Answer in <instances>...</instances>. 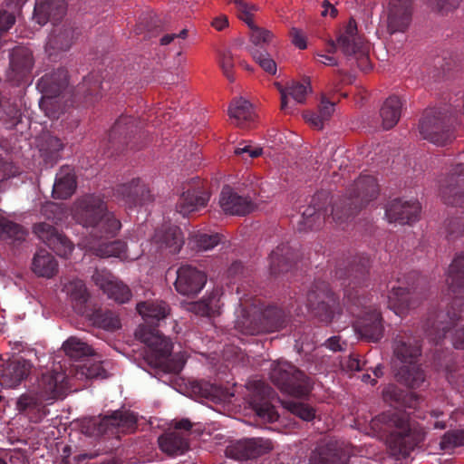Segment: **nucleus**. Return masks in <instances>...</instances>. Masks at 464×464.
Instances as JSON below:
<instances>
[{
  "mask_svg": "<svg viewBox=\"0 0 464 464\" xmlns=\"http://www.w3.org/2000/svg\"><path fill=\"white\" fill-rule=\"evenodd\" d=\"M371 259L367 255L357 254L337 263L334 276L342 281L344 297L352 305L362 306V315L358 314L356 331L361 337L368 342L377 343L384 334L382 314L376 308L366 307L364 297H362L357 287L368 285Z\"/></svg>",
  "mask_w": 464,
  "mask_h": 464,
  "instance_id": "obj_1",
  "label": "nucleus"
},
{
  "mask_svg": "<svg viewBox=\"0 0 464 464\" xmlns=\"http://www.w3.org/2000/svg\"><path fill=\"white\" fill-rule=\"evenodd\" d=\"M137 311L142 316L144 324L136 331V337L144 343L155 363L169 372L179 373L185 360L180 356L170 358L173 344L161 334L156 326L169 314V307L164 301H146L137 304Z\"/></svg>",
  "mask_w": 464,
  "mask_h": 464,
  "instance_id": "obj_2",
  "label": "nucleus"
},
{
  "mask_svg": "<svg viewBox=\"0 0 464 464\" xmlns=\"http://www.w3.org/2000/svg\"><path fill=\"white\" fill-rule=\"evenodd\" d=\"M447 284L451 295L450 308L445 311H430L422 330L426 337L439 344L446 334L462 318L464 312V252L457 255L448 270Z\"/></svg>",
  "mask_w": 464,
  "mask_h": 464,
  "instance_id": "obj_3",
  "label": "nucleus"
},
{
  "mask_svg": "<svg viewBox=\"0 0 464 464\" xmlns=\"http://www.w3.org/2000/svg\"><path fill=\"white\" fill-rule=\"evenodd\" d=\"M72 215L97 239L114 237L121 227V221L108 210L106 202L94 194L79 198L73 204Z\"/></svg>",
  "mask_w": 464,
  "mask_h": 464,
  "instance_id": "obj_4",
  "label": "nucleus"
},
{
  "mask_svg": "<svg viewBox=\"0 0 464 464\" xmlns=\"http://www.w3.org/2000/svg\"><path fill=\"white\" fill-rule=\"evenodd\" d=\"M392 348L395 357L402 363L396 373L398 381L413 389L421 387L426 375L417 363L421 354L420 337L408 332L400 333L393 340Z\"/></svg>",
  "mask_w": 464,
  "mask_h": 464,
  "instance_id": "obj_5",
  "label": "nucleus"
},
{
  "mask_svg": "<svg viewBox=\"0 0 464 464\" xmlns=\"http://www.w3.org/2000/svg\"><path fill=\"white\" fill-rule=\"evenodd\" d=\"M376 179L371 175H361L347 190L345 197L339 198L332 207V219L342 225L356 215L378 195Z\"/></svg>",
  "mask_w": 464,
  "mask_h": 464,
  "instance_id": "obj_6",
  "label": "nucleus"
},
{
  "mask_svg": "<svg viewBox=\"0 0 464 464\" xmlns=\"http://www.w3.org/2000/svg\"><path fill=\"white\" fill-rule=\"evenodd\" d=\"M387 418L389 426L394 428L387 440L391 450L394 455L408 457L424 440L425 432L405 411L392 412Z\"/></svg>",
  "mask_w": 464,
  "mask_h": 464,
  "instance_id": "obj_7",
  "label": "nucleus"
},
{
  "mask_svg": "<svg viewBox=\"0 0 464 464\" xmlns=\"http://www.w3.org/2000/svg\"><path fill=\"white\" fill-rule=\"evenodd\" d=\"M270 379L281 392L296 398H306L314 387L312 378L288 362H274Z\"/></svg>",
  "mask_w": 464,
  "mask_h": 464,
  "instance_id": "obj_8",
  "label": "nucleus"
},
{
  "mask_svg": "<svg viewBox=\"0 0 464 464\" xmlns=\"http://www.w3.org/2000/svg\"><path fill=\"white\" fill-rule=\"evenodd\" d=\"M449 111L441 109H429L423 113L420 121L419 130L424 140L444 146L454 138V123L456 118L448 115Z\"/></svg>",
  "mask_w": 464,
  "mask_h": 464,
  "instance_id": "obj_9",
  "label": "nucleus"
},
{
  "mask_svg": "<svg viewBox=\"0 0 464 464\" xmlns=\"http://www.w3.org/2000/svg\"><path fill=\"white\" fill-rule=\"evenodd\" d=\"M136 416L128 411H115L111 415L93 417L87 423V432L92 436L118 435L135 430Z\"/></svg>",
  "mask_w": 464,
  "mask_h": 464,
  "instance_id": "obj_10",
  "label": "nucleus"
},
{
  "mask_svg": "<svg viewBox=\"0 0 464 464\" xmlns=\"http://www.w3.org/2000/svg\"><path fill=\"white\" fill-rule=\"evenodd\" d=\"M306 301L307 307L320 322L328 324L333 320L338 299L328 283L315 280L307 292Z\"/></svg>",
  "mask_w": 464,
  "mask_h": 464,
  "instance_id": "obj_11",
  "label": "nucleus"
},
{
  "mask_svg": "<svg viewBox=\"0 0 464 464\" xmlns=\"http://www.w3.org/2000/svg\"><path fill=\"white\" fill-rule=\"evenodd\" d=\"M138 134L136 120L128 115H121L113 124L108 134V156L122 152L125 149L139 150L134 139Z\"/></svg>",
  "mask_w": 464,
  "mask_h": 464,
  "instance_id": "obj_12",
  "label": "nucleus"
},
{
  "mask_svg": "<svg viewBox=\"0 0 464 464\" xmlns=\"http://www.w3.org/2000/svg\"><path fill=\"white\" fill-rule=\"evenodd\" d=\"M440 195L445 204L464 208V163L451 166L440 183Z\"/></svg>",
  "mask_w": 464,
  "mask_h": 464,
  "instance_id": "obj_13",
  "label": "nucleus"
},
{
  "mask_svg": "<svg viewBox=\"0 0 464 464\" xmlns=\"http://www.w3.org/2000/svg\"><path fill=\"white\" fill-rule=\"evenodd\" d=\"M34 64L32 50L26 46H15L9 54L8 81L15 85L27 82Z\"/></svg>",
  "mask_w": 464,
  "mask_h": 464,
  "instance_id": "obj_14",
  "label": "nucleus"
},
{
  "mask_svg": "<svg viewBox=\"0 0 464 464\" xmlns=\"http://www.w3.org/2000/svg\"><path fill=\"white\" fill-rule=\"evenodd\" d=\"M174 283L176 291L188 297L198 295L207 283V275L204 271L190 265H183L177 271Z\"/></svg>",
  "mask_w": 464,
  "mask_h": 464,
  "instance_id": "obj_15",
  "label": "nucleus"
},
{
  "mask_svg": "<svg viewBox=\"0 0 464 464\" xmlns=\"http://www.w3.org/2000/svg\"><path fill=\"white\" fill-rule=\"evenodd\" d=\"M273 442L268 439L253 438L238 440L226 450V455L237 460L255 459L273 450Z\"/></svg>",
  "mask_w": 464,
  "mask_h": 464,
  "instance_id": "obj_16",
  "label": "nucleus"
},
{
  "mask_svg": "<svg viewBox=\"0 0 464 464\" xmlns=\"http://www.w3.org/2000/svg\"><path fill=\"white\" fill-rule=\"evenodd\" d=\"M34 232L56 255L67 257L73 249V244L53 226L45 222L35 224Z\"/></svg>",
  "mask_w": 464,
  "mask_h": 464,
  "instance_id": "obj_17",
  "label": "nucleus"
},
{
  "mask_svg": "<svg viewBox=\"0 0 464 464\" xmlns=\"http://www.w3.org/2000/svg\"><path fill=\"white\" fill-rule=\"evenodd\" d=\"M30 361L20 358L7 360L0 364V385L6 389L18 387L32 371Z\"/></svg>",
  "mask_w": 464,
  "mask_h": 464,
  "instance_id": "obj_18",
  "label": "nucleus"
},
{
  "mask_svg": "<svg viewBox=\"0 0 464 464\" xmlns=\"http://www.w3.org/2000/svg\"><path fill=\"white\" fill-rule=\"evenodd\" d=\"M70 375L57 371L44 373L39 381L38 392L50 404L63 399L69 389Z\"/></svg>",
  "mask_w": 464,
  "mask_h": 464,
  "instance_id": "obj_19",
  "label": "nucleus"
},
{
  "mask_svg": "<svg viewBox=\"0 0 464 464\" xmlns=\"http://www.w3.org/2000/svg\"><path fill=\"white\" fill-rule=\"evenodd\" d=\"M386 11L388 33H404L411 21L412 0H390Z\"/></svg>",
  "mask_w": 464,
  "mask_h": 464,
  "instance_id": "obj_20",
  "label": "nucleus"
},
{
  "mask_svg": "<svg viewBox=\"0 0 464 464\" xmlns=\"http://www.w3.org/2000/svg\"><path fill=\"white\" fill-rule=\"evenodd\" d=\"M387 288L390 289L388 307L397 315L401 316L408 309L416 305L412 297L413 293L405 278H397L395 282L389 281Z\"/></svg>",
  "mask_w": 464,
  "mask_h": 464,
  "instance_id": "obj_21",
  "label": "nucleus"
},
{
  "mask_svg": "<svg viewBox=\"0 0 464 464\" xmlns=\"http://www.w3.org/2000/svg\"><path fill=\"white\" fill-rule=\"evenodd\" d=\"M421 207L418 200H402L395 198L385 208V217L390 223L411 225L416 222L420 214Z\"/></svg>",
  "mask_w": 464,
  "mask_h": 464,
  "instance_id": "obj_22",
  "label": "nucleus"
},
{
  "mask_svg": "<svg viewBox=\"0 0 464 464\" xmlns=\"http://www.w3.org/2000/svg\"><path fill=\"white\" fill-rule=\"evenodd\" d=\"M256 389L250 399V405L256 416L265 422L273 423L279 418L277 411L270 402L273 390L263 382H256Z\"/></svg>",
  "mask_w": 464,
  "mask_h": 464,
  "instance_id": "obj_23",
  "label": "nucleus"
},
{
  "mask_svg": "<svg viewBox=\"0 0 464 464\" xmlns=\"http://www.w3.org/2000/svg\"><path fill=\"white\" fill-rule=\"evenodd\" d=\"M209 200V194L203 188L199 179L193 180L192 185L184 191L176 206L177 211L183 217L205 208Z\"/></svg>",
  "mask_w": 464,
  "mask_h": 464,
  "instance_id": "obj_24",
  "label": "nucleus"
},
{
  "mask_svg": "<svg viewBox=\"0 0 464 464\" xmlns=\"http://www.w3.org/2000/svg\"><path fill=\"white\" fill-rule=\"evenodd\" d=\"M115 196L129 208L144 205L152 200L149 188L139 178L118 185L115 188Z\"/></svg>",
  "mask_w": 464,
  "mask_h": 464,
  "instance_id": "obj_25",
  "label": "nucleus"
},
{
  "mask_svg": "<svg viewBox=\"0 0 464 464\" xmlns=\"http://www.w3.org/2000/svg\"><path fill=\"white\" fill-rule=\"evenodd\" d=\"M92 280L110 299L117 303H127L131 297V292L127 285L105 271L96 270Z\"/></svg>",
  "mask_w": 464,
  "mask_h": 464,
  "instance_id": "obj_26",
  "label": "nucleus"
},
{
  "mask_svg": "<svg viewBox=\"0 0 464 464\" xmlns=\"http://www.w3.org/2000/svg\"><path fill=\"white\" fill-rule=\"evenodd\" d=\"M151 242L160 251L177 254L184 245V236L179 227L164 224L156 228Z\"/></svg>",
  "mask_w": 464,
  "mask_h": 464,
  "instance_id": "obj_27",
  "label": "nucleus"
},
{
  "mask_svg": "<svg viewBox=\"0 0 464 464\" xmlns=\"http://www.w3.org/2000/svg\"><path fill=\"white\" fill-rule=\"evenodd\" d=\"M219 205L226 214L232 216H246L255 207L250 198L239 195L229 186H225L222 188Z\"/></svg>",
  "mask_w": 464,
  "mask_h": 464,
  "instance_id": "obj_28",
  "label": "nucleus"
},
{
  "mask_svg": "<svg viewBox=\"0 0 464 464\" xmlns=\"http://www.w3.org/2000/svg\"><path fill=\"white\" fill-rule=\"evenodd\" d=\"M327 200V195L325 192H319L313 196L309 206L304 208L301 212L300 224L304 227L299 229H317L320 227L322 222L326 218L325 204Z\"/></svg>",
  "mask_w": 464,
  "mask_h": 464,
  "instance_id": "obj_29",
  "label": "nucleus"
},
{
  "mask_svg": "<svg viewBox=\"0 0 464 464\" xmlns=\"http://www.w3.org/2000/svg\"><path fill=\"white\" fill-rule=\"evenodd\" d=\"M240 314L235 321V328L243 334L256 335L262 334L260 321V304L256 301L250 305L244 304Z\"/></svg>",
  "mask_w": 464,
  "mask_h": 464,
  "instance_id": "obj_30",
  "label": "nucleus"
},
{
  "mask_svg": "<svg viewBox=\"0 0 464 464\" xmlns=\"http://www.w3.org/2000/svg\"><path fill=\"white\" fill-rule=\"evenodd\" d=\"M103 90L102 75L99 72H92L84 77L82 82L75 88L72 102L92 103L102 97Z\"/></svg>",
  "mask_w": 464,
  "mask_h": 464,
  "instance_id": "obj_31",
  "label": "nucleus"
},
{
  "mask_svg": "<svg viewBox=\"0 0 464 464\" xmlns=\"http://www.w3.org/2000/svg\"><path fill=\"white\" fill-rule=\"evenodd\" d=\"M64 0H37L34 9V19L39 25L48 22L55 24L65 14Z\"/></svg>",
  "mask_w": 464,
  "mask_h": 464,
  "instance_id": "obj_32",
  "label": "nucleus"
},
{
  "mask_svg": "<svg viewBox=\"0 0 464 464\" xmlns=\"http://www.w3.org/2000/svg\"><path fill=\"white\" fill-rule=\"evenodd\" d=\"M68 85L67 71L57 68L46 72L37 82V89L43 96L60 97V94Z\"/></svg>",
  "mask_w": 464,
  "mask_h": 464,
  "instance_id": "obj_33",
  "label": "nucleus"
},
{
  "mask_svg": "<svg viewBox=\"0 0 464 464\" xmlns=\"http://www.w3.org/2000/svg\"><path fill=\"white\" fill-rule=\"evenodd\" d=\"M76 188L77 179L73 169L65 165L56 174L52 196L55 199H67L74 194Z\"/></svg>",
  "mask_w": 464,
  "mask_h": 464,
  "instance_id": "obj_34",
  "label": "nucleus"
},
{
  "mask_svg": "<svg viewBox=\"0 0 464 464\" xmlns=\"http://www.w3.org/2000/svg\"><path fill=\"white\" fill-rule=\"evenodd\" d=\"M63 291L70 298L73 310L78 314H84L88 312L89 292L84 282L73 278L63 284Z\"/></svg>",
  "mask_w": 464,
  "mask_h": 464,
  "instance_id": "obj_35",
  "label": "nucleus"
},
{
  "mask_svg": "<svg viewBox=\"0 0 464 464\" xmlns=\"http://www.w3.org/2000/svg\"><path fill=\"white\" fill-rule=\"evenodd\" d=\"M289 313L284 309L274 306L260 305V321L262 334L279 331L286 326L289 322Z\"/></svg>",
  "mask_w": 464,
  "mask_h": 464,
  "instance_id": "obj_36",
  "label": "nucleus"
},
{
  "mask_svg": "<svg viewBox=\"0 0 464 464\" xmlns=\"http://www.w3.org/2000/svg\"><path fill=\"white\" fill-rule=\"evenodd\" d=\"M295 254L287 244H281L269 256V269L271 275L277 276L290 271L294 265Z\"/></svg>",
  "mask_w": 464,
  "mask_h": 464,
  "instance_id": "obj_37",
  "label": "nucleus"
},
{
  "mask_svg": "<svg viewBox=\"0 0 464 464\" xmlns=\"http://www.w3.org/2000/svg\"><path fill=\"white\" fill-rule=\"evenodd\" d=\"M73 30L70 26H55L50 34L45 44V52L53 56L59 52L69 50L72 44Z\"/></svg>",
  "mask_w": 464,
  "mask_h": 464,
  "instance_id": "obj_38",
  "label": "nucleus"
},
{
  "mask_svg": "<svg viewBox=\"0 0 464 464\" xmlns=\"http://www.w3.org/2000/svg\"><path fill=\"white\" fill-rule=\"evenodd\" d=\"M40 156L46 168H53L61 159L63 144L61 140L50 134H44L38 144Z\"/></svg>",
  "mask_w": 464,
  "mask_h": 464,
  "instance_id": "obj_39",
  "label": "nucleus"
},
{
  "mask_svg": "<svg viewBox=\"0 0 464 464\" xmlns=\"http://www.w3.org/2000/svg\"><path fill=\"white\" fill-rule=\"evenodd\" d=\"M221 295V289L215 288L199 301L190 304V310L196 314L207 317L219 314L222 306Z\"/></svg>",
  "mask_w": 464,
  "mask_h": 464,
  "instance_id": "obj_40",
  "label": "nucleus"
},
{
  "mask_svg": "<svg viewBox=\"0 0 464 464\" xmlns=\"http://www.w3.org/2000/svg\"><path fill=\"white\" fill-rule=\"evenodd\" d=\"M228 113L234 120V123L241 128H247L249 123L254 121L252 105L242 97L231 102Z\"/></svg>",
  "mask_w": 464,
  "mask_h": 464,
  "instance_id": "obj_41",
  "label": "nucleus"
},
{
  "mask_svg": "<svg viewBox=\"0 0 464 464\" xmlns=\"http://www.w3.org/2000/svg\"><path fill=\"white\" fill-rule=\"evenodd\" d=\"M83 316L87 317L94 325L109 330L114 331L121 327V321L119 316L112 311L107 309H91Z\"/></svg>",
  "mask_w": 464,
  "mask_h": 464,
  "instance_id": "obj_42",
  "label": "nucleus"
},
{
  "mask_svg": "<svg viewBox=\"0 0 464 464\" xmlns=\"http://www.w3.org/2000/svg\"><path fill=\"white\" fill-rule=\"evenodd\" d=\"M159 445L163 452L170 456L181 455L188 450V440L176 431L161 435Z\"/></svg>",
  "mask_w": 464,
  "mask_h": 464,
  "instance_id": "obj_43",
  "label": "nucleus"
},
{
  "mask_svg": "<svg viewBox=\"0 0 464 464\" xmlns=\"http://www.w3.org/2000/svg\"><path fill=\"white\" fill-rule=\"evenodd\" d=\"M401 107L402 102L398 96L392 95L386 99L380 111L383 129L390 130L398 123Z\"/></svg>",
  "mask_w": 464,
  "mask_h": 464,
  "instance_id": "obj_44",
  "label": "nucleus"
},
{
  "mask_svg": "<svg viewBox=\"0 0 464 464\" xmlns=\"http://www.w3.org/2000/svg\"><path fill=\"white\" fill-rule=\"evenodd\" d=\"M357 32L356 21L353 18H351L345 26L344 31L337 38V44L343 54L350 55V53H354V49H353V47H355L359 44L360 45L366 44V42L358 35Z\"/></svg>",
  "mask_w": 464,
  "mask_h": 464,
  "instance_id": "obj_45",
  "label": "nucleus"
},
{
  "mask_svg": "<svg viewBox=\"0 0 464 464\" xmlns=\"http://www.w3.org/2000/svg\"><path fill=\"white\" fill-rule=\"evenodd\" d=\"M58 264L46 250L41 249L34 256L32 269L39 276L50 278L57 272Z\"/></svg>",
  "mask_w": 464,
  "mask_h": 464,
  "instance_id": "obj_46",
  "label": "nucleus"
},
{
  "mask_svg": "<svg viewBox=\"0 0 464 464\" xmlns=\"http://www.w3.org/2000/svg\"><path fill=\"white\" fill-rule=\"evenodd\" d=\"M47 401L37 392L34 394L21 395L17 401V409L23 412H35L38 415V419L41 420L47 415Z\"/></svg>",
  "mask_w": 464,
  "mask_h": 464,
  "instance_id": "obj_47",
  "label": "nucleus"
},
{
  "mask_svg": "<svg viewBox=\"0 0 464 464\" xmlns=\"http://www.w3.org/2000/svg\"><path fill=\"white\" fill-rule=\"evenodd\" d=\"M69 374L73 375L77 380L104 378L105 370L101 362L89 357L84 362L74 365Z\"/></svg>",
  "mask_w": 464,
  "mask_h": 464,
  "instance_id": "obj_48",
  "label": "nucleus"
},
{
  "mask_svg": "<svg viewBox=\"0 0 464 464\" xmlns=\"http://www.w3.org/2000/svg\"><path fill=\"white\" fill-rule=\"evenodd\" d=\"M311 91L309 79H304L303 82H293L287 88L280 91L281 92V110L287 109V97L290 96L296 103H303L305 101L308 92Z\"/></svg>",
  "mask_w": 464,
  "mask_h": 464,
  "instance_id": "obj_49",
  "label": "nucleus"
},
{
  "mask_svg": "<svg viewBox=\"0 0 464 464\" xmlns=\"http://www.w3.org/2000/svg\"><path fill=\"white\" fill-rule=\"evenodd\" d=\"M335 103L323 96L318 107V112H307L304 114L306 121L311 123L314 128L321 130L324 123L330 120L334 111Z\"/></svg>",
  "mask_w": 464,
  "mask_h": 464,
  "instance_id": "obj_50",
  "label": "nucleus"
},
{
  "mask_svg": "<svg viewBox=\"0 0 464 464\" xmlns=\"http://www.w3.org/2000/svg\"><path fill=\"white\" fill-rule=\"evenodd\" d=\"M63 348L66 355L74 360L89 358L93 354L92 348L87 343L74 336L68 338L63 343Z\"/></svg>",
  "mask_w": 464,
  "mask_h": 464,
  "instance_id": "obj_51",
  "label": "nucleus"
},
{
  "mask_svg": "<svg viewBox=\"0 0 464 464\" xmlns=\"http://www.w3.org/2000/svg\"><path fill=\"white\" fill-rule=\"evenodd\" d=\"M310 464H347V459L337 450L323 447L311 454Z\"/></svg>",
  "mask_w": 464,
  "mask_h": 464,
  "instance_id": "obj_52",
  "label": "nucleus"
},
{
  "mask_svg": "<svg viewBox=\"0 0 464 464\" xmlns=\"http://www.w3.org/2000/svg\"><path fill=\"white\" fill-rule=\"evenodd\" d=\"M219 242L218 234L197 233L191 236L188 244L193 248L207 251L215 247Z\"/></svg>",
  "mask_w": 464,
  "mask_h": 464,
  "instance_id": "obj_53",
  "label": "nucleus"
},
{
  "mask_svg": "<svg viewBox=\"0 0 464 464\" xmlns=\"http://www.w3.org/2000/svg\"><path fill=\"white\" fill-rule=\"evenodd\" d=\"M40 109L49 119H58L63 112L60 97L43 96L39 102Z\"/></svg>",
  "mask_w": 464,
  "mask_h": 464,
  "instance_id": "obj_54",
  "label": "nucleus"
},
{
  "mask_svg": "<svg viewBox=\"0 0 464 464\" xmlns=\"http://www.w3.org/2000/svg\"><path fill=\"white\" fill-rule=\"evenodd\" d=\"M0 235L14 241L24 240L26 232L22 226L0 217Z\"/></svg>",
  "mask_w": 464,
  "mask_h": 464,
  "instance_id": "obj_55",
  "label": "nucleus"
},
{
  "mask_svg": "<svg viewBox=\"0 0 464 464\" xmlns=\"http://www.w3.org/2000/svg\"><path fill=\"white\" fill-rule=\"evenodd\" d=\"M126 252V244L121 240L102 243L96 249V255L101 257H121Z\"/></svg>",
  "mask_w": 464,
  "mask_h": 464,
  "instance_id": "obj_56",
  "label": "nucleus"
},
{
  "mask_svg": "<svg viewBox=\"0 0 464 464\" xmlns=\"http://www.w3.org/2000/svg\"><path fill=\"white\" fill-rule=\"evenodd\" d=\"M440 445V449L443 450L464 446V429L447 431L441 437Z\"/></svg>",
  "mask_w": 464,
  "mask_h": 464,
  "instance_id": "obj_57",
  "label": "nucleus"
},
{
  "mask_svg": "<svg viewBox=\"0 0 464 464\" xmlns=\"http://www.w3.org/2000/svg\"><path fill=\"white\" fill-rule=\"evenodd\" d=\"M286 409L291 413L305 421H311L315 418V410L314 407L304 402L288 401L286 403Z\"/></svg>",
  "mask_w": 464,
  "mask_h": 464,
  "instance_id": "obj_58",
  "label": "nucleus"
},
{
  "mask_svg": "<svg viewBox=\"0 0 464 464\" xmlns=\"http://www.w3.org/2000/svg\"><path fill=\"white\" fill-rule=\"evenodd\" d=\"M253 59L259 64V66L269 74H276V63L271 58L270 54L266 51L259 49L251 50Z\"/></svg>",
  "mask_w": 464,
  "mask_h": 464,
  "instance_id": "obj_59",
  "label": "nucleus"
},
{
  "mask_svg": "<svg viewBox=\"0 0 464 464\" xmlns=\"http://www.w3.org/2000/svg\"><path fill=\"white\" fill-rule=\"evenodd\" d=\"M354 49V53H350L349 56H354L357 66L360 70L363 72H368L371 70L372 65L369 58V45L366 44L360 45H356L353 47Z\"/></svg>",
  "mask_w": 464,
  "mask_h": 464,
  "instance_id": "obj_60",
  "label": "nucleus"
},
{
  "mask_svg": "<svg viewBox=\"0 0 464 464\" xmlns=\"http://www.w3.org/2000/svg\"><path fill=\"white\" fill-rule=\"evenodd\" d=\"M447 237L449 240H454L464 235V218H451L445 221Z\"/></svg>",
  "mask_w": 464,
  "mask_h": 464,
  "instance_id": "obj_61",
  "label": "nucleus"
},
{
  "mask_svg": "<svg viewBox=\"0 0 464 464\" xmlns=\"http://www.w3.org/2000/svg\"><path fill=\"white\" fill-rule=\"evenodd\" d=\"M41 213L46 219L52 220L55 224L60 222L63 217L61 208L53 202L44 205L42 207Z\"/></svg>",
  "mask_w": 464,
  "mask_h": 464,
  "instance_id": "obj_62",
  "label": "nucleus"
},
{
  "mask_svg": "<svg viewBox=\"0 0 464 464\" xmlns=\"http://www.w3.org/2000/svg\"><path fill=\"white\" fill-rule=\"evenodd\" d=\"M249 28L251 29L250 40L256 46L269 43L273 36L271 32L254 25V23Z\"/></svg>",
  "mask_w": 464,
  "mask_h": 464,
  "instance_id": "obj_63",
  "label": "nucleus"
},
{
  "mask_svg": "<svg viewBox=\"0 0 464 464\" xmlns=\"http://www.w3.org/2000/svg\"><path fill=\"white\" fill-rule=\"evenodd\" d=\"M219 65L223 71L224 75L228 81L234 82V61L232 53L228 51L223 52L219 55Z\"/></svg>",
  "mask_w": 464,
  "mask_h": 464,
  "instance_id": "obj_64",
  "label": "nucleus"
}]
</instances>
